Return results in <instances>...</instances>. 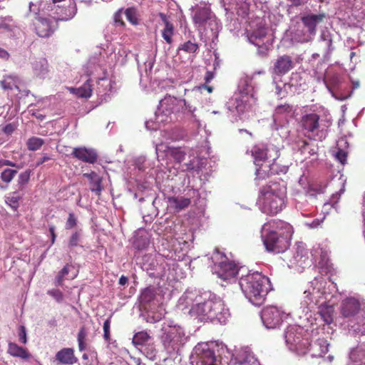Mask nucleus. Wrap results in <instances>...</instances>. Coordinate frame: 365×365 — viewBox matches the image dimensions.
Segmentation results:
<instances>
[{
	"label": "nucleus",
	"mask_w": 365,
	"mask_h": 365,
	"mask_svg": "<svg viewBox=\"0 0 365 365\" xmlns=\"http://www.w3.org/2000/svg\"><path fill=\"white\" fill-rule=\"evenodd\" d=\"M293 232L292 226L284 221L273 220L264 223L262 237L266 250L275 254L284 252L290 245Z\"/></svg>",
	"instance_id": "nucleus-1"
},
{
	"label": "nucleus",
	"mask_w": 365,
	"mask_h": 365,
	"mask_svg": "<svg viewBox=\"0 0 365 365\" xmlns=\"http://www.w3.org/2000/svg\"><path fill=\"white\" fill-rule=\"evenodd\" d=\"M239 284L246 297L255 305L261 304L271 289L269 279L259 272L242 275Z\"/></svg>",
	"instance_id": "nucleus-2"
},
{
	"label": "nucleus",
	"mask_w": 365,
	"mask_h": 365,
	"mask_svg": "<svg viewBox=\"0 0 365 365\" xmlns=\"http://www.w3.org/2000/svg\"><path fill=\"white\" fill-rule=\"evenodd\" d=\"M262 210L269 215H277L286 205V189L278 182L264 186L260 191Z\"/></svg>",
	"instance_id": "nucleus-3"
},
{
	"label": "nucleus",
	"mask_w": 365,
	"mask_h": 365,
	"mask_svg": "<svg viewBox=\"0 0 365 365\" xmlns=\"http://www.w3.org/2000/svg\"><path fill=\"white\" fill-rule=\"evenodd\" d=\"M41 10L58 21L72 19L77 13L75 0H41Z\"/></svg>",
	"instance_id": "nucleus-4"
},
{
	"label": "nucleus",
	"mask_w": 365,
	"mask_h": 365,
	"mask_svg": "<svg viewBox=\"0 0 365 365\" xmlns=\"http://www.w3.org/2000/svg\"><path fill=\"white\" fill-rule=\"evenodd\" d=\"M190 314L201 317L202 319L217 320L225 323L228 310L225 309L224 303L219 299H208L202 303H198L192 307Z\"/></svg>",
	"instance_id": "nucleus-5"
},
{
	"label": "nucleus",
	"mask_w": 365,
	"mask_h": 365,
	"mask_svg": "<svg viewBox=\"0 0 365 365\" xmlns=\"http://www.w3.org/2000/svg\"><path fill=\"white\" fill-rule=\"evenodd\" d=\"M185 106L189 112L193 113L196 110V106L192 105V100H179L173 96H165L160 102L159 111L162 112L166 117L173 113H179L182 106Z\"/></svg>",
	"instance_id": "nucleus-6"
},
{
	"label": "nucleus",
	"mask_w": 365,
	"mask_h": 365,
	"mask_svg": "<svg viewBox=\"0 0 365 365\" xmlns=\"http://www.w3.org/2000/svg\"><path fill=\"white\" fill-rule=\"evenodd\" d=\"M304 330L299 327H289L285 332L286 342L291 346V349L305 352L309 349L310 342L308 338L303 336Z\"/></svg>",
	"instance_id": "nucleus-7"
},
{
	"label": "nucleus",
	"mask_w": 365,
	"mask_h": 365,
	"mask_svg": "<svg viewBox=\"0 0 365 365\" xmlns=\"http://www.w3.org/2000/svg\"><path fill=\"white\" fill-rule=\"evenodd\" d=\"M251 153L256 166L260 163L277 162L280 155L279 150L274 145L264 147L262 145H257L252 148Z\"/></svg>",
	"instance_id": "nucleus-8"
},
{
	"label": "nucleus",
	"mask_w": 365,
	"mask_h": 365,
	"mask_svg": "<svg viewBox=\"0 0 365 365\" xmlns=\"http://www.w3.org/2000/svg\"><path fill=\"white\" fill-rule=\"evenodd\" d=\"M58 22L49 16H37L34 23L35 33L41 38L49 37L58 27Z\"/></svg>",
	"instance_id": "nucleus-9"
},
{
	"label": "nucleus",
	"mask_w": 365,
	"mask_h": 365,
	"mask_svg": "<svg viewBox=\"0 0 365 365\" xmlns=\"http://www.w3.org/2000/svg\"><path fill=\"white\" fill-rule=\"evenodd\" d=\"M284 317V312L274 306L265 307L261 314L263 324L267 329L277 328L282 324Z\"/></svg>",
	"instance_id": "nucleus-10"
},
{
	"label": "nucleus",
	"mask_w": 365,
	"mask_h": 365,
	"mask_svg": "<svg viewBox=\"0 0 365 365\" xmlns=\"http://www.w3.org/2000/svg\"><path fill=\"white\" fill-rule=\"evenodd\" d=\"M325 15L324 14H308L302 16L301 21L304 26L307 29V34H304L299 41L302 42L310 41L317 34V24L323 21Z\"/></svg>",
	"instance_id": "nucleus-11"
},
{
	"label": "nucleus",
	"mask_w": 365,
	"mask_h": 365,
	"mask_svg": "<svg viewBox=\"0 0 365 365\" xmlns=\"http://www.w3.org/2000/svg\"><path fill=\"white\" fill-rule=\"evenodd\" d=\"M214 269L218 277L224 280L235 277L240 271L235 263L228 260L225 257L223 260L215 264Z\"/></svg>",
	"instance_id": "nucleus-12"
},
{
	"label": "nucleus",
	"mask_w": 365,
	"mask_h": 365,
	"mask_svg": "<svg viewBox=\"0 0 365 365\" xmlns=\"http://www.w3.org/2000/svg\"><path fill=\"white\" fill-rule=\"evenodd\" d=\"M257 98L253 94L240 93L235 99L232 100V106L235 108L238 113H244L251 111L256 104Z\"/></svg>",
	"instance_id": "nucleus-13"
},
{
	"label": "nucleus",
	"mask_w": 365,
	"mask_h": 365,
	"mask_svg": "<svg viewBox=\"0 0 365 365\" xmlns=\"http://www.w3.org/2000/svg\"><path fill=\"white\" fill-rule=\"evenodd\" d=\"M320 116L316 113H303L299 121V127L304 134H314L319 128Z\"/></svg>",
	"instance_id": "nucleus-14"
},
{
	"label": "nucleus",
	"mask_w": 365,
	"mask_h": 365,
	"mask_svg": "<svg viewBox=\"0 0 365 365\" xmlns=\"http://www.w3.org/2000/svg\"><path fill=\"white\" fill-rule=\"evenodd\" d=\"M283 169L277 162L260 163L257 166L255 171V180H262L269 178L273 175L279 174Z\"/></svg>",
	"instance_id": "nucleus-15"
},
{
	"label": "nucleus",
	"mask_w": 365,
	"mask_h": 365,
	"mask_svg": "<svg viewBox=\"0 0 365 365\" xmlns=\"http://www.w3.org/2000/svg\"><path fill=\"white\" fill-rule=\"evenodd\" d=\"M72 155L81 161L91 164L95 163L98 159V154L95 150L86 147L74 148Z\"/></svg>",
	"instance_id": "nucleus-16"
},
{
	"label": "nucleus",
	"mask_w": 365,
	"mask_h": 365,
	"mask_svg": "<svg viewBox=\"0 0 365 365\" xmlns=\"http://www.w3.org/2000/svg\"><path fill=\"white\" fill-rule=\"evenodd\" d=\"M294 67V62L292 57L288 55H283L277 58L274 67L273 73L278 76L287 73Z\"/></svg>",
	"instance_id": "nucleus-17"
},
{
	"label": "nucleus",
	"mask_w": 365,
	"mask_h": 365,
	"mask_svg": "<svg viewBox=\"0 0 365 365\" xmlns=\"http://www.w3.org/2000/svg\"><path fill=\"white\" fill-rule=\"evenodd\" d=\"M212 11L207 7H197L194 11L192 21L195 25L201 29L211 19Z\"/></svg>",
	"instance_id": "nucleus-18"
},
{
	"label": "nucleus",
	"mask_w": 365,
	"mask_h": 365,
	"mask_svg": "<svg viewBox=\"0 0 365 365\" xmlns=\"http://www.w3.org/2000/svg\"><path fill=\"white\" fill-rule=\"evenodd\" d=\"M158 16L165 26L161 31L162 37L167 43L172 44L175 30L174 25L170 21L169 17L164 13H159Z\"/></svg>",
	"instance_id": "nucleus-19"
},
{
	"label": "nucleus",
	"mask_w": 365,
	"mask_h": 365,
	"mask_svg": "<svg viewBox=\"0 0 365 365\" xmlns=\"http://www.w3.org/2000/svg\"><path fill=\"white\" fill-rule=\"evenodd\" d=\"M56 360L62 364L72 365L78 361L72 348H63L56 354Z\"/></svg>",
	"instance_id": "nucleus-20"
},
{
	"label": "nucleus",
	"mask_w": 365,
	"mask_h": 365,
	"mask_svg": "<svg viewBox=\"0 0 365 365\" xmlns=\"http://www.w3.org/2000/svg\"><path fill=\"white\" fill-rule=\"evenodd\" d=\"M182 330L180 327H169L164 330L162 340L165 345H170L172 343L178 342L182 337Z\"/></svg>",
	"instance_id": "nucleus-21"
},
{
	"label": "nucleus",
	"mask_w": 365,
	"mask_h": 365,
	"mask_svg": "<svg viewBox=\"0 0 365 365\" xmlns=\"http://www.w3.org/2000/svg\"><path fill=\"white\" fill-rule=\"evenodd\" d=\"M360 308L359 302L354 298H347L343 301L341 307V314L345 317L354 316Z\"/></svg>",
	"instance_id": "nucleus-22"
},
{
	"label": "nucleus",
	"mask_w": 365,
	"mask_h": 365,
	"mask_svg": "<svg viewBox=\"0 0 365 365\" xmlns=\"http://www.w3.org/2000/svg\"><path fill=\"white\" fill-rule=\"evenodd\" d=\"M229 365H260V364L253 354L244 352L232 358Z\"/></svg>",
	"instance_id": "nucleus-23"
},
{
	"label": "nucleus",
	"mask_w": 365,
	"mask_h": 365,
	"mask_svg": "<svg viewBox=\"0 0 365 365\" xmlns=\"http://www.w3.org/2000/svg\"><path fill=\"white\" fill-rule=\"evenodd\" d=\"M293 264L302 267L308 259V250L302 242L296 244L295 252L294 254Z\"/></svg>",
	"instance_id": "nucleus-24"
},
{
	"label": "nucleus",
	"mask_w": 365,
	"mask_h": 365,
	"mask_svg": "<svg viewBox=\"0 0 365 365\" xmlns=\"http://www.w3.org/2000/svg\"><path fill=\"white\" fill-rule=\"evenodd\" d=\"M197 365H218L215 351L210 349H203L198 354Z\"/></svg>",
	"instance_id": "nucleus-25"
},
{
	"label": "nucleus",
	"mask_w": 365,
	"mask_h": 365,
	"mask_svg": "<svg viewBox=\"0 0 365 365\" xmlns=\"http://www.w3.org/2000/svg\"><path fill=\"white\" fill-rule=\"evenodd\" d=\"M168 152L176 163H182L191 150L185 147H168Z\"/></svg>",
	"instance_id": "nucleus-26"
},
{
	"label": "nucleus",
	"mask_w": 365,
	"mask_h": 365,
	"mask_svg": "<svg viewBox=\"0 0 365 365\" xmlns=\"http://www.w3.org/2000/svg\"><path fill=\"white\" fill-rule=\"evenodd\" d=\"M168 200L170 207L176 212L187 207L191 203V200L190 198L184 197L173 196L168 197Z\"/></svg>",
	"instance_id": "nucleus-27"
},
{
	"label": "nucleus",
	"mask_w": 365,
	"mask_h": 365,
	"mask_svg": "<svg viewBox=\"0 0 365 365\" xmlns=\"http://www.w3.org/2000/svg\"><path fill=\"white\" fill-rule=\"evenodd\" d=\"M267 36V29L264 26H259L257 29L252 31L248 35L249 41L257 46H260L261 43H263L264 38Z\"/></svg>",
	"instance_id": "nucleus-28"
},
{
	"label": "nucleus",
	"mask_w": 365,
	"mask_h": 365,
	"mask_svg": "<svg viewBox=\"0 0 365 365\" xmlns=\"http://www.w3.org/2000/svg\"><path fill=\"white\" fill-rule=\"evenodd\" d=\"M308 350H312L315 352L314 354L322 356L328 352L329 344L324 338L318 339L314 344L310 343Z\"/></svg>",
	"instance_id": "nucleus-29"
},
{
	"label": "nucleus",
	"mask_w": 365,
	"mask_h": 365,
	"mask_svg": "<svg viewBox=\"0 0 365 365\" xmlns=\"http://www.w3.org/2000/svg\"><path fill=\"white\" fill-rule=\"evenodd\" d=\"M8 353L14 357H19L21 359H28L30 354L26 349L19 346L15 343L10 342L8 345Z\"/></svg>",
	"instance_id": "nucleus-30"
},
{
	"label": "nucleus",
	"mask_w": 365,
	"mask_h": 365,
	"mask_svg": "<svg viewBox=\"0 0 365 365\" xmlns=\"http://www.w3.org/2000/svg\"><path fill=\"white\" fill-rule=\"evenodd\" d=\"M202 89H206L208 93H212L213 91V88L212 86H207L206 83L203 84L200 86L195 87L192 91L191 95V99L192 101V105L195 106L197 104H201L202 101Z\"/></svg>",
	"instance_id": "nucleus-31"
},
{
	"label": "nucleus",
	"mask_w": 365,
	"mask_h": 365,
	"mask_svg": "<svg viewBox=\"0 0 365 365\" xmlns=\"http://www.w3.org/2000/svg\"><path fill=\"white\" fill-rule=\"evenodd\" d=\"M33 69L38 76H43L48 72V63L46 58H41L33 63Z\"/></svg>",
	"instance_id": "nucleus-32"
},
{
	"label": "nucleus",
	"mask_w": 365,
	"mask_h": 365,
	"mask_svg": "<svg viewBox=\"0 0 365 365\" xmlns=\"http://www.w3.org/2000/svg\"><path fill=\"white\" fill-rule=\"evenodd\" d=\"M71 91L78 96L81 98H90L92 95L91 86L87 81L82 86L78 88H71Z\"/></svg>",
	"instance_id": "nucleus-33"
},
{
	"label": "nucleus",
	"mask_w": 365,
	"mask_h": 365,
	"mask_svg": "<svg viewBox=\"0 0 365 365\" xmlns=\"http://www.w3.org/2000/svg\"><path fill=\"white\" fill-rule=\"evenodd\" d=\"M199 50V45L197 43L192 42L190 40L180 44L178 48V51H183L187 53H195Z\"/></svg>",
	"instance_id": "nucleus-34"
},
{
	"label": "nucleus",
	"mask_w": 365,
	"mask_h": 365,
	"mask_svg": "<svg viewBox=\"0 0 365 365\" xmlns=\"http://www.w3.org/2000/svg\"><path fill=\"white\" fill-rule=\"evenodd\" d=\"M299 150L302 154L308 153L309 155H313L317 153L316 146L304 140L299 142Z\"/></svg>",
	"instance_id": "nucleus-35"
},
{
	"label": "nucleus",
	"mask_w": 365,
	"mask_h": 365,
	"mask_svg": "<svg viewBox=\"0 0 365 365\" xmlns=\"http://www.w3.org/2000/svg\"><path fill=\"white\" fill-rule=\"evenodd\" d=\"M150 339V336L144 331L137 332L133 338V344L135 346L144 345Z\"/></svg>",
	"instance_id": "nucleus-36"
},
{
	"label": "nucleus",
	"mask_w": 365,
	"mask_h": 365,
	"mask_svg": "<svg viewBox=\"0 0 365 365\" xmlns=\"http://www.w3.org/2000/svg\"><path fill=\"white\" fill-rule=\"evenodd\" d=\"M328 184L329 182L327 179L316 181L310 185V189L317 194L324 193Z\"/></svg>",
	"instance_id": "nucleus-37"
},
{
	"label": "nucleus",
	"mask_w": 365,
	"mask_h": 365,
	"mask_svg": "<svg viewBox=\"0 0 365 365\" xmlns=\"http://www.w3.org/2000/svg\"><path fill=\"white\" fill-rule=\"evenodd\" d=\"M16 173V170L6 168L1 172L0 178L3 182L9 184L12 181Z\"/></svg>",
	"instance_id": "nucleus-38"
},
{
	"label": "nucleus",
	"mask_w": 365,
	"mask_h": 365,
	"mask_svg": "<svg viewBox=\"0 0 365 365\" xmlns=\"http://www.w3.org/2000/svg\"><path fill=\"white\" fill-rule=\"evenodd\" d=\"M44 143L43 139L37 137H32L28 140L27 147L29 150H38Z\"/></svg>",
	"instance_id": "nucleus-39"
},
{
	"label": "nucleus",
	"mask_w": 365,
	"mask_h": 365,
	"mask_svg": "<svg viewBox=\"0 0 365 365\" xmlns=\"http://www.w3.org/2000/svg\"><path fill=\"white\" fill-rule=\"evenodd\" d=\"M294 111V106L289 103L278 105L274 110L276 115L290 114Z\"/></svg>",
	"instance_id": "nucleus-40"
},
{
	"label": "nucleus",
	"mask_w": 365,
	"mask_h": 365,
	"mask_svg": "<svg viewBox=\"0 0 365 365\" xmlns=\"http://www.w3.org/2000/svg\"><path fill=\"white\" fill-rule=\"evenodd\" d=\"M103 178L99 176L96 178L95 180L91 182V190L95 192L97 195H101L102 190H103V187L102 185Z\"/></svg>",
	"instance_id": "nucleus-41"
},
{
	"label": "nucleus",
	"mask_w": 365,
	"mask_h": 365,
	"mask_svg": "<svg viewBox=\"0 0 365 365\" xmlns=\"http://www.w3.org/2000/svg\"><path fill=\"white\" fill-rule=\"evenodd\" d=\"M87 336L86 329L84 326L81 327L78 333V349L80 351H83L86 349V339Z\"/></svg>",
	"instance_id": "nucleus-42"
},
{
	"label": "nucleus",
	"mask_w": 365,
	"mask_h": 365,
	"mask_svg": "<svg viewBox=\"0 0 365 365\" xmlns=\"http://www.w3.org/2000/svg\"><path fill=\"white\" fill-rule=\"evenodd\" d=\"M125 14L127 20L133 25L138 24L137 11L135 8L131 7L125 9Z\"/></svg>",
	"instance_id": "nucleus-43"
},
{
	"label": "nucleus",
	"mask_w": 365,
	"mask_h": 365,
	"mask_svg": "<svg viewBox=\"0 0 365 365\" xmlns=\"http://www.w3.org/2000/svg\"><path fill=\"white\" fill-rule=\"evenodd\" d=\"M20 199L21 197L16 192H14L12 195L6 197L5 202L12 209L16 210L19 207Z\"/></svg>",
	"instance_id": "nucleus-44"
},
{
	"label": "nucleus",
	"mask_w": 365,
	"mask_h": 365,
	"mask_svg": "<svg viewBox=\"0 0 365 365\" xmlns=\"http://www.w3.org/2000/svg\"><path fill=\"white\" fill-rule=\"evenodd\" d=\"M81 230H77L72 233V235H71V237L69 238L68 242V246L71 250L78 245V242L81 240Z\"/></svg>",
	"instance_id": "nucleus-45"
},
{
	"label": "nucleus",
	"mask_w": 365,
	"mask_h": 365,
	"mask_svg": "<svg viewBox=\"0 0 365 365\" xmlns=\"http://www.w3.org/2000/svg\"><path fill=\"white\" fill-rule=\"evenodd\" d=\"M14 22L11 16H6L4 18L0 23V29H4L8 32L13 31V26Z\"/></svg>",
	"instance_id": "nucleus-46"
},
{
	"label": "nucleus",
	"mask_w": 365,
	"mask_h": 365,
	"mask_svg": "<svg viewBox=\"0 0 365 365\" xmlns=\"http://www.w3.org/2000/svg\"><path fill=\"white\" fill-rule=\"evenodd\" d=\"M31 175V170H26L24 172L21 173L19 175L18 185H19V187H22L29 182Z\"/></svg>",
	"instance_id": "nucleus-47"
},
{
	"label": "nucleus",
	"mask_w": 365,
	"mask_h": 365,
	"mask_svg": "<svg viewBox=\"0 0 365 365\" xmlns=\"http://www.w3.org/2000/svg\"><path fill=\"white\" fill-rule=\"evenodd\" d=\"M69 265L66 264L58 273L56 279L55 285L61 286L63 284V278L69 272Z\"/></svg>",
	"instance_id": "nucleus-48"
},
{
	"label": "nucleus",
	"mask_w": 365,
	"mask_h": 365,
	"mask_svg": "<svg viewBox=\"0 0 365 365\" xmlns=\"http://www.w3.org/2000/svg\"><path fill=\"white\" fill-rule=\"evenodd\" d=\"M287 88H291L292 85L286 83L283 84V88H282L279 85L277 84L275 86V93L281 98H284L288 93Z\"/></svg>",
	"instance_id": "nucleus-49"
},
{
	"label": "nucleus",
	"mask_w": 365,
	"mask_h": 365,
	"mask_svg": "<svg viewBox=\"0 0 365 365\" xmlns=\"http://www.w3.org/2000/svg\"><path fill=\"white\" fill-rule=\"evenodd\" d=\"M77 225V218L73 212L68 214V219L66 222V229L71 230Z\"/></svg>",
	"instance_id": "nucleus-50"
},
{
	"label": "nucleus",
	"mask_w": 365,
	"mask_h": 365,
	"mask_svg": "<svg viewBox=\"0 0 365 365\" xmlns=\"http://www.w3.org/2000/svg\"><path fill=\"white\" fill-rule=\"evenodd\" d=\"M110 319L109 318V319H107L103 323V338L108 342H109L110 340Z\"/></svg>",
	"instance_id": "nucleus-51"
},
{
	"label": "nucleus",
	"mask_w": 365,
	"mask_h": 365,
	"mask_svg": "<svg viewBox=\"0 0 365 365\" xmlns=\"http://www.w3.org/2000/svg\"><path fill=\"white\" fill-rule=\"evenodd\" d=\"M123 9H119L113 15V20L116 26H125V24L123 20Z\"/></svg>",
	"instance_id": "nucleus-52"
},
{
	"label": "nucleus",
	"mask_w": 365,
	"mask_h": 365,
	"mask_svg": "<svg viewBox=\"0 0 365 365\" xmlns=\"http://www.w3.org/2000/svg\"><path fill=\"white\" fill-rule=\"evenodd\" d=\"M47 294L53 297L56 302H61L63 301V295L61 291L59 289H51L47 292Z\"/></svg>",
	"instance_id": "nucleus-53"
},
{
	"label": "nucleus",
	"mask_w": 365,
	"mask_h": 365,
	"mask_svg": "<svg viewBox=\"0 0 365 365\" xmlns=\"http://www.w3.org/2000/svg\"><path fill=\"white\" fill-rule=\"evenodd\" d=\"M335 157L339 162H340L342 165H344L347 160V153L341 149H339V150L336 153Z\"/></svg>",
	"instance_id": "nucleus-54"
},
{
	"label": "nucleus",
	"mask_w": 365,
	"mask_h": 365,
	"mask_svg": "<svg viewBox=\"0 0 365 365\" xmlns=\"http://www.w3.org/2000/svg\"><path fill=\"white\" fill-rule=\"evenodd\" d=\"M12 29H13V31H10L11 36L16 38H19L24 36V31L21 29L20 27L14 25L13 26Z\"/></svg>",
	"instance_id": "nucleus-55"
},
{
	"label": "nucleus",
	"mask_w": 365,
	"mask_h": 365,
	"mask_svg": "<svg viewBox=\"0 0 365 365\" xmlns=\"http://www.w3.org/2000/svg\"><path fill=\"white\" fill-rule=\"evenodd\" d=\"M19 341L22 344H26V342H27L26 331V328L24 326H20V327H19Z\"/></svg>",
	"instance_id": "nucleus-56"
},
{
	"label": "nucleus",
	"mask_w": 365,
	"mask_h": 365,
	"mask_svg": "<svg viewBox=\"0 0 365 365\" xmlns=\"http://www.w3.org/2000/svg\"><path fill=\"white\" fill-rule=\"evenodd\" d=\"M16 125L14 123H9L6 125L3 128V132L6 135H11L16 130Z\"/></svg>",
	"instance_id": "nucleus-57"
},
{
	"label": "nucleus",
	"mask_w": 365,
	"mask_h": 365,
	"mask_svg": "<svg viewBox=\"0 0 365 365\" xmlns=\"http://www.w3.org/2000/svg\"><path fill=\"white\" fill-rule=\"evenodd\" d=\"M320 314L323 317L324 321L325 322L326 324H330L332 322V318L330 314L323 311L320 312Z\"/></svg>",
	"instance_id": "nucleus-58"
},
{
	"label": "nucleus",
	"mask_w": 365,
	"mask_h": 365,
	"mask_svg": "<svg viewBox=\"0 0 365 365\" xmlns=\"http://www.w3.org/2000/svg\"><path fill=\"white\" fill-rule=\"evenodd\" d=\"M1 165H2V167L6 165V166L16 167L17 168H19V166L18 165H16L15 163L11 161V160H9L1 159Z\"/></svg>",
	"instance_id": "nucleus-59"
},
{
	"label": "nucleus",
	"mask_w": 365,
	"mask_h": 365,
	"mask_svg": "<svg viewBox=\"0 0 365 365\" xmlns=\"http://www.w3.org/2000/svg\"><path fill=\"white\" fill-rule=\"evenodd\" d=\"M83 176L90 180V181L91 182L92 180H95L96 178H98L100 175H98L96 172L92 171L90 173L83 174Z\"/></svg>",
	"instance_id": "nucleus-60"
},
{
	"label": "nucleus",
	"mask_w": 365,
	"mask_h": 365,
	"mask_svg": "<svg viewBox=\"0 0 365 365\" xmlns=\"http://www.w3.org/2000/svg\"><path fill=\"white\" fill-rule=\"evenodd\" d=\"M51 157H49L47 155H44L42 158H41L36 163V166L38 167L43 163L47 162L48 160H51Z\"/></svg>",
	"instance_id": "nucleus-61"
},
{
	"label": "nucleus",
	"mask_w": 365,
	"mask_h": 365,
	"mask_svg": "<svg viewBox=\"0 0 365 365\" xmlns=\"http://www.w3.org/2000/svg\"><path fill=\"white\" fill-rule=\"evenodd\" d=\"M214 78V73L212 71H207L205 76V83H209Z\"/></svg>",
	"instance_id": "nucleus-62"
},
{
	"label": "nucleus",
	"mask_w": 365,
	"mask_h": 365,
	"mask_svg": "<svg viewBox=\"0 0 365 365\" xmlns=\"http://www.w3.org/2000/svg\"><path fill=\"white\" fill-rule=\"evenodd\" d=\"M10 55L7 51L0 47V58L4 60H8Z\"/></svg>",
	"instance_id": "nucleus-63"
},
{
	"label": "nucleus",
	"mask_w": 365,
	"mask_h": 365,
	"mask_svg": "<svg viewBox=\"0 0 365 365\" xmlns=\"http://www.w3.org/2000/svg\"><path fill=\"white\" fill-rule=\"evenodd\" d=\"M49 232L51 234V244H54L55 241H56V235L55 233V227L54 226H51L49 227Z\"/></svg>",
	"instance_id": "nucleus-64"
}]
</instances>
